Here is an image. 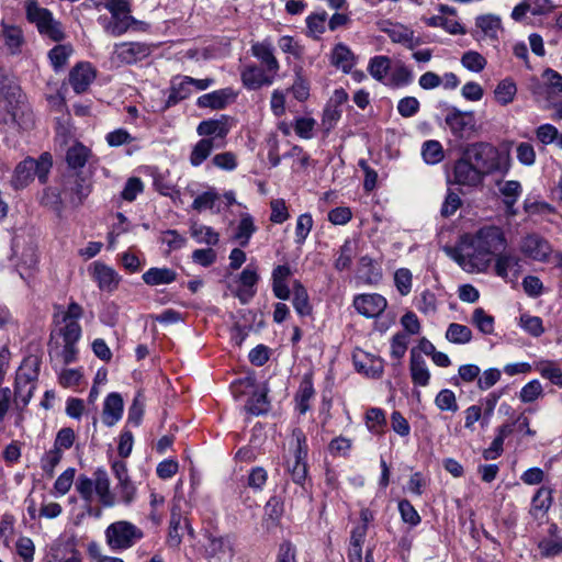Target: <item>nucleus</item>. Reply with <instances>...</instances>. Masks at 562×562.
Listing matches in <instances>:
<instances>
[{"instance_id": "nucleus-1", "label": "nucleus", "mask_w": 562, "mask_h": 562, "mask_svg": "<svg viewBox=\"0 0 562 562\" xmlns=\"http://www.w3.org/2000/svg\"><path fill=\"white\" fill-rule=\"evenodd\" d=\"M506 247V238L503 231L496 226H485L476 232L462 252L459 255V263L468 271H484L491 257Z\"/></svg>"}, {"instance_id": "nucleus-2", "label": "nucleus", "mask_w": 562, "mask_h": 562, "mask_svg": "<svg viewBox=\"0 0 562 562\" xmlns=\"http://www.w3.org/2000/svg\"><path fill=\"white\" fill-rule=\"evenodd\" d=\"M75 487L79 496L89 504L87 513L90 516L97 518L101 516V509H94L91 506L93 501H98L103 507H112L115 504V496L110 487L109 475L103 469H97L92 477L85 474L79 475Z\"/></svg>"}, {"instance_id": "nucleus-3", "label": "nucleus", "mask_w": 562, "mask_h": 562, "mask_svg": "<svg viewBox=\"0 0 562 562\" xmlns=\"http://www.w3.org/2000/svg\"><path fill=\"white\" fill-rule=\"evenodd\" d=\"M95 5L110 12L111 16L100 15L98 23L112 36H121L138 25V21L131 14L130 0H95Z\"/></svg>"}, {"instance_id": "nucleus-4", "label": "nucleus", "mask_w": 562, "mask_h": 562, "mask_svg": "<svg viewBox=\"0 0 562 562\" xmlns=\"http://www.w3.org/2000/svg\"><path fill=\"white\" fill-rule=\"evenodd\" d=\"M289 446L292 458L286 460V470L290 473L292 481L304 487L307 479V465L305 460L308 447L306 436L302 429H293Z\"/></svg>"}, {"instance_id": "nucleus-5", "label": "nucleus", "mask_w": 562, "mask_h": 562, "mask_svg": "<svg viewBox=\"0 0 562 562\" xmlns=\"http://www.w3.org/2000/svg\"><path fill=\"white\" fill-rule=\"evenodd\" d=\"M26 19L34 24L38 33L52 41L59 42L65 34L61 24L54 19L53 13L38 4L35 0H25L23 2Z\"/></svg>"}, {"instance_id": "nucleus-6", "label": "nucleus", "mask_w": 562, "mask_h": 562, "mask_svg": "<svg viewBox=\"0 0 562 562\" xmlns=\"http://www.w3.org/2000/svg\"><path fill=\"white\" fill-rule=\"evenodd\" d=\"M40 373V361L36 357H26L15 372L14 395L23 406H26L36 389Z\"/></svg>"}, {"instance_id": "nucleus-7", "label": "nucleus", "mask_w": 562, "mask_h": 562, "mask_svg": "<svg viewBox=\"0 0 562 562\" xmlns=\"http://www.w3.org/2000/svg\"><path fill=\"white\" fill-rule=\"evenodd\" d=\"M464 153L483 179L486 175L502 170V160L504 157L491 145L482 143L473 144Z\"/></svg>"}, {"instance_id": "nucleus-8", "label": "nucleus", "mask_w": 562, "mask_h": 562, "mask_svg": "<svg viewBox=\"0 0 562 562\" xmlns=\"http://www.w3.org/2000/svg\"><path fill=\"white\" fill-rule=\"evenodd\" d=\"M24 114L20 89L15 86H3L0 89V124L19 125Z\"/></svg>"}, {"instance_id": "nucleus-9", "label": "nucleus", "mask_w": 562, "mask_h": 562, "mask_svg": "<svg viewBox=\"0 0 562 562\" xmlns=\"http://www.w3.org/2000/svg\"><path fill=\"white\" fill-rule=\"evenodd\" d=\"M82 314V307L76 302H70L65 311L55 313L54 319L63 340L79 341L81 337L79 319Z\"/></svg>"}, {"instance_id": "nucleus-10", "label": "nucleus", "mask_w": 562, "mask_h": 562, "mask_svg": "<svg viewBox=\"0 0 562 562\" xmlns=\"http://www.w3.org/2000/svg\"><path fill=\"white\" fill-rule=\"evenodd\" d=\"M541 78L543 83L537 78L530 80L529 89L537 100H546L551 102L552 99L562 94V75L552 68L542 71Z\"/></svg>"}, {"instance_id": "nucleus-11", "label": "nucleus", "mask_w": 562, "mask_h": 562, "mask_svg": "<svg viewBox=\"0 0 562 562\" xmlns=\"http://www.w3.org/2000/svg\"><path fill=\"white\" fill-rule=\"evenodd\" d=\"M445 123L451 134L460 139H469L475 132V116L472 111H461L456 106H449Z\"/></svg>"}, {"instance_id": "nucleus-12", "label": "nucleus", "mask_w": 562, "mask_h": 562, "mask_svg": "<svg viewBox=\"0 0 562 562\" xmlns=\"http://www.w3.org/2000/svg\"><path fill=\"white\" fill-rule=\"evenodd\" d=\"M106 544L113 551L131 548L135 541L136 527L127 521H116L105 529Z\"/></svg>"}, {"instance_id": "nucleus-13", "label": "nucleus", "mask_w": 562, "mask_h": 562, "mask_svg": "<svg viewBox=\"0 0 562 562\" xmlns=\"http://www.w3.org/2000/svg\"><path fill=\"white\" fill-rule=\"evenodd\" d=\"M88 274L102 292L115 291L121 282V276L116 270L99 260L88 266Z\"/></svg>"}, {"instance_id": "nucleus-14", "label": "nucleus", "mask_w": 562, "mask_h": 562, "mask_svg": "<svg viewBox=\"0 0 562 562\" xmlns=\"http://www.w3.org/2000/svg\"><path fill=\"white\" fill-rule=\"evenodd\" d=\"M259 276L257 268L247 266L236 278L234 284L231 285V290L235 297L239 300L241 304H247L256 295L257 282Z\"/></svg>"}, {"instance_id": "nucleus-15", "label": "nucleus", "mask_w": 562, "mask_h": 562, "mask_svg": "<svg viewBox=\"0 0 562 562\" xmlns=\"http://www.w3.org/2000/svg\"><path fill=\"white\" fill-rule=\"evenodd\" d=\"M520 251L525 257L533 261L548 262L553 248L548 239L533 233L522 238Z\"/></svg>"}, {"instance_id": "nucleus-16", "label": "nucleus", "mask_w": 562, "mask_h": 562, "mask_svg": "<svg viewBox=\"0 0 562 562\" xmlns=\"http://www.w3.org/2000/svg\"><path fill=\"white\" fill-rule=\"evenodd\" d=\"M352 306L367 318L379 317L386 308V299L379 293H362L353 297Z\"/></svg>"}, {"instance_id": "nucleus-17", "label": "nucleus", "mask_w": 562, "mask_h": 562, "mask_svg": "<svg viewBox=\"0 0 562 562\" xmlns=\"http://www.w3.org/2000/svg\"><path fill=\"white\" fill-rule=\"evenodd\" d=\"M278 74L268 71L255 64L246 65L240 71V79L248 90H258L262 87L271 86Z\"/></svg>"}, {"instance_id": "nucleus-18", "label": "nucleus", "mask_w": 562, "mask_h": 562, "mask_svg": "<svg viewBox=\"0 0 562 562\" xmlns=\"http://www.w3.org/2000/svg\"><path fill=\"white\" fill-rule=\"evenodd\" d=\"M90 193V184L82 178L71 175L67 177L60 200H68L72 205H79Z\"/></svg>"}, {"instance_id": "nucleus-19", "label": "nucleus", "mask_w": 562, "mask_h": 562, "mask_svg": "<svg viewBox=\"0 0 562 562\" xmlns=\"http://www.w3.org/2000/svg\"><path fill=\"white\" fill-rule=\"evenodd\" d=\"M476 40H488L493 43L498 41V34L503 31L502 20L495 14H482L475 19Z\"/></svg>"}, {"instance_id": "nucleus-20", "label": "nucleus", "mask_w": 562, "mask_h": 562, "mask_svg": "<svg viewBox=\"0 0 562 562\" xmlns=\"http://www.w3.org/2000/svg\"><path fill=\"white\" fill-rule=\"evenodd\" d=\"M469 160L465 153L457 160L453 168L454 182L460 186L476 187L482 183L483 178Z\"/></svg>"}, {"instance_id": "nucleus-21", "label": "nucleus", "mask_w": 562, "mask_h": 562, "mask_svg": "<svg viewBox=\"0 0 562 562\" xmlns=\"http://www.w3.org/2000/svg\"><path fill=\"white\" fill-rule=\"evenodd\" d=\"M237 94L232 88H224L202 94L196 100V105L201 109L222 110L234 102Z\"/></svg>"}, {"instance_id": "nucleus-22", "label": "nucleus", "mask_w": 562, "mask_h": 562, "mask_svg": "<svg viewBox=\"0 0 562 562\" xmlns=\"http://www.w3.org/2000/svg\"><path fill=\"white\" fill-rule=\"evenodd\" d=\"M293 274L291 267L288 263L278 265L272 269L271 282L272 292L276 297L280 300H289L291 295V289L289 281Z\"/></svg>"}, {"instance_id": "nucleus-23", "label": "nucleus", "mask_w": 562, "mask_h": 562, "mask_svg": "<svg viewBox=\"0 0 562 562\" xmlns=\"http://www.w3.org/2000/svg\"><path fill=\"white\" fill-rule=\"evenodd\" d=\"M94 78L95 70L89 63H79L69 72V83L76 93L85 92Z\"/></svg>"}, {"instance_id": "nucleus-24", "label": "nucleus", "mask_w": 562, "mask_h": 562, "mask_svg": "<svg viewBox=\"0 0 562 562\" xmlns=\"http://www.w3.org/2000/svg\"><path fill=\"white\" fill-rule=\"evenodd\" d=\"M123 408L124 404L121 394L116 392L110 393L103 403L102 423L108 427L114 426L122 418Z\"/></svg>"}, {"instance_id": "nucleus-25", "label": "nucleus", "mask_w": 562, "mask_h": 562, "mask_svg": "<svg viewBox=\"0 0 562 562\" xmlns=\"http://www.w3.org/2000/svg\"><path fill=\"white\" fill-rule=\"evenodd\" d=\"M231 126L225 116L218 120H205L202 121L198 127L196 133L203 138H214V144L217 139H224L229 133Z\"/></svg>"}, {"instance_id": "nucleus-26", "label": "nucleus", "mask_w": 562, "mask_h": 562, "mask_svg": "<svg viewBox=\"0 0 562 562\" xmlns=\"http://www.w3.org/2000/svg\"><path fill=\"white\" fill-rule=\"evenodd\" d=\"M251 54L254 57L261 61L268 71L276 74L279 72L280 64L274 56L273 47L269 41H262L252 44Z\"/></svg>"}, {"instance_id": "nucleus-27", "label": "nucleus", "mask_w": 562, "mask_h": 562, "mask_svg": "<svg viewBox=\"0 0 562 562\" xmlns=\"http://www.w3.org/2000/svg\"><path fill=\"white\" fill-rule=\"evenodd\" d=\"M182 497L176 495L173 498L171 515H170V524H169V532H168V544L170 547H179L182 540V535L180 532L181 529V517H182V507H181Z\"/></svg>"}, {"instance_id": "nucleus-28", "label": "nucleus", "mask_w": 562, "mask_h": 562, "mask_svg": "<svg viewBox=\"0 0 562 562\" xmlns=\"http://www.w3.org/2000/svg\"><path fill=\"white\" fill-rule=\"evenodd\" d=\"M353 363L358 372L373 379H378L383 373V360L381 358L367 353L355 355Z\"/></svg>"}, {"instance_id": "nucleus-29", "label": "nucleus", "mask_w": 562, "mask_h": 562, "mask_svg": "<svg viewBox=\"0 0 562 562\" xmlns=\"http://www.w3.org/2000/svg\"><path fill=\"white\" fill-rule=\"evenodd\" d=\"M385 32L393 43L401 44L408 49H414L420 44L419 38L415 36V32L406 25L393 24Z\"/></svg>"}, {"instance_id": "nucleus-30", "label": "nucleus", "mask_w": 562, "mask_h": 562, "mask_svg": "<svg viewBox=\"0 0 562 562\" xmlns=\"http://www.w3.org/2000/svg\"><path fill=\"white\" fill-rule=\"evenodd\" d=\"M193 93L189 76H177L170 83V93L167 100V106L189 98Z\"/></svg>"}, {"instance_id": "nucleus-31", "label": "nucleus", "mask_w": 562, "mask_h": 562, "mask_svg": "<svg viewBox=\"0 0 562 562\" xmlns=\"http://www.w3.org/2000/svg\"><path fill=\"white\" fill-rule=\"evenodd\" d=\"M257 231L254 218L248 213H241L238 224L236 225L233 234V240L240 247H246L254 233Z\"/></svg>"}, {"instance_id": "nucleus-32", "label": "nucleus", "mask_w": 562, "mask_h": 562, "mask_svg": "<svg viewBox=\"0 0 562 562\" xmlns=\"http://www.w3.org/2000/svg\"><path fill=\"white\" fill-rule=\"evenodd\" d=\"M409 367L413 383L419 386H427L430 380V372L423 357L416 352V349L411 350Z\"/></svg>"}, {"instance_id": "nucleus-33", "label": "nucleus", "mask_w": 562, "mask_h": 562, "mask_svg": "<svg viewBox=\"0 0 562 562\" xmlns=\"http://www.w3.org/2000/svg\"><path fill=\"white\" fill-rule=\"evenodd\" d=\"M493 94L496 103L506 106L514 102L517 95V85L514 79L504 78L496 85Z\"/></svg>"}, {"instance_id": "nucleus-34", "label": "nucleus", "mask_w": 562, "mask_h": 562, "mask_svg": "<svg viewBox=\"0 0 562 562\" xmlns=\"http://www.w3.org/2000/svg\"><path fill=\"white\" fill-rule=\"evenodd\" d=\"M331 64L344 72H349L356 64V56L347 45L339 43L333 48Z\"/></svg>"}, {"instance_id": "nucleus-35", "label": "nucleus", "mask_w": 562, "mask_h": 562, "mask_svg": "<svg viewBox=\"0 0 562 562\" xmlns=\"http://www.w3.org/2000/svg\"><path fill=\"white\" fill-rule=\"evenodd\" d=\"M495 270L503 279H506L509 273L517 277L521 270L520 259L513 254H502L496 259Z\"/></svg>"}, {"instance_id": "nucleus-36", "label": "nucleus", "mask_w": 562, "mask_h": 562, "mask_svg": "<svg viewBox=\"0 0 562 562\" xmlns=\"http://www.w3.org/2000/svg\"><path fill=\"white\" fill-rule=\"evenodd\" d=\"M177 279V272L170 268H150L143 273V281L148 285H166Z\"/></svg>"}, {"instance_id": "nucleus-37", "label": "nucleus", "mask_w": 562, "mask_h": 562, "mask_svg": "<svg viewBox=\"0 0 562 562\" xmlns=\"http://www.w3.org/2000/svg\"><path fill=\"white\" fill-rule=\"evenodd\" d=\"M552 505V490L548 486H541L535 493L531 505L530 514L533 517L543 516Z\"/></svg>"}, {"instance_id": "nucleus-38", "label": "nucleus", "mask_w": 562, "mask_h": 562, "mask_svg": "<svg viewBox=\"0 0 562 562\" xmlns=\"http://www.w3.org/2000/svg\"><path fill=\"white\" fill-rule=\"evenodd\" d=\"M113 472L119 481L121 487L122 497L126 503L131 502L136 493L135 486L131 483L127 469L124 462L116 461L112 465Z\"/></svg>"}, {"instance_id": "nucleus-39", "label": "nucleus", "mask_w": 562, "mask_h": 562, "mask_svg": "<svg viewBox=\"0 0 562 562\" xmlns=\"http://www.w3.org/2000/svg\"><path fill=\"white\" fill-rule=\"evenodd\" d=\"M221 144H214V138H201L192 148L189 160L193 167L201 166L211 155L215 147Z\"/></svg>"}, {"instance_id": "nucleus-40", "label": "nucleus", "mask_w": 562, "mask_h": 562, "mask_svg": "<svg viewBox=\"0 0 562 562\" xmlns=\"http://www.w3.org/2000/svg\"><path fill=\"white\" fill-rule=\"evenodd\" d=\"M35 159L26 158L21 161L14 171L12 183L16 189L24 188L35 176Z\"/></svg>"}, {"instance_id": "nucleus-41", "label": "nucleus", "mask_w": 562, "mask_h": 562, "mask_svg": "<svg viewBox=\"0 0 562 562\" xmlns=\"http://www.w3.org/2000/svg\"><path fill=\"white\" fill-rule=\"evenodd\" d=\"M292 304L296 311V313L301 316H307L312 312V306L310 304V297L306 289L302 285V283L297 280H294L292 283Z\"/></svg>"}, {"instance_id": "nucleus-42", "label": "nucleus", "mask_w": 562, "mask_h": 562, "mask_svg": "<svg viewBox=\"0 0 562 562\" xmlns=\"http://www.w3.org/2000/svg\"><path fill=\"white\" fill-rule=\"evenodd\" d=\"M190 234L198 244H205L207 246H215L220 241V234L211 226L199 223H193L190 226Z\"/></svg>"}, {"instance_id": "nucleus-43", "label": "nucleus", "mask_w": 562, "mask_h": 562, "mask_svg": "<svg viewBox=\"0 0 562 562\" xmlns=\"http://www.w3.org/2000/svg\"><path fill=\"white\" fill-rule=\"evenodd\" d=\"M446 339L454 345H467L472 340V330L467 325L459 323L449 324L446 335Z\"/></svg>"}, {"instance_id": "nucleus-44", "label": "nucleus", "mask_w": 562, "mask_h": 562, "mask_svg": "<svg viewBox=\"0 0 562 562\" xmlns=\"http://www.w3.org/2000/svg\"><path fill=\"white\" fill-rule=\"evenodd\" d=\"M153 177V186L161 195L172 198L176 193L175 186L168 178L167 171H158L156 168H146Z\"/></svg>"}, {"instance_id": "nucleus-45", "label": "nucleus", "mask_w": 562, "mask_h": 562, "mask_svg": "<svg viewBox=\"0 0 562 562\" xmlns=\"http://www.w3.org/2000/svg\"><path fill=\"white\" fill-rule=\"evenodd\" d=\"M366 426L373 435H382L386 426V417L383 409L371 407L366 413Z\"/></svg>"}, {"instance_id": "nucleus-46", "label": "nucleus", "mask_w": 562, "mask_h": 562, "mask_svg": "<svg viewBox=\"0 0 562 562\" xmlns=\"http://www.w3.org/2000/svg\"><path fill=\"white\" fill-rule=\"evenodd\" d=\"M368 71L375 80L384 82L391 71V59L387 56L379 55L370 59Z\"/></svg>"}, {"instance_id": "nucleus-47", "label": "nucleus", "mask_w": 562, "mask_h": 562, "mask_svg": "<svg viewBox=\"0 0 562 562\" xmlns=\"http://www.w3.org/2000/svg\"><path fill=\"white\" fill-rule=\"evenodd\" d=\"M536 369L543 379L562 387V370L554 361L541 360L537 363Z\"/></svg>"}, {"instance_id": "nucleus-48", "label": "nucleus", "mask_w": 562, "mask_h": 562, "mask_svg": "<svg viewBox=\"0 0 562 562\" xmlns=\"http://www.w3.org/2000/svg\"><path fill=\"white\" fill-rule=\"evenodd\" d=\"M114 53L117 59L124 64H134L140 54V44L124 42L115 45Z\"/></svg>"}, {"instance_id": "nucleus-49", "label": "nucleus", "mask_w": 562, "mask_h": 562, "mask_svg": "<svg viewBox=\"0 0 562 562\" xmlns=\"http://www.w3.org/2000/svg\"><path fill=\"white\" fill-rule=\"evenodd\" d=\"M220 199V195L215 191H206L194 199L192 207L198 212L211 210L218 213L221 212Z\"/></svg>"}, {"instance_id": "nucleus-50", "label": "nucleus", "mask_w": 562, "mask_h": 562, "mask_svg": "<svg viewBox=\"0 0 562 562\" xmlns=\"http://www.w3.org/2000/svg\"><path fill=\"white\" fill-rule=\"evenodd\" d=\"M422 157L428 165H436L442 161L445 153L440 142L435 139L426 140L422 145Z\"/></svg>"}, {"instance_id": "nucleus-51", "label": "nucleus", "mask_w": 562, "mask_h": 562, "mask_svg": "<svg viewBox=\"0 0 562 562\" xmlns=\"http://www.w3.org/2000/svg\"><path fill=\"white\" fill-rule=\"evenodd\" d=\"M90 150L80 143H76L67 150L66 160L69 167L82 168L89 157Z\"/></svg>"}, {"instance_id": "nucleus-52", "label": "nucleus", "mask_w": 562, "mask_h": 562, "mask_svg": "<svg viewBox=\"0 0 562 562\" xmlns=\"http://www.w3.org/2000/svg\"><path fill=\"white\" fill-rule=\"evenodd\" d=\"M2 37L5 46L12 54L19 52L23 43L22 31L19 27L4 25L2 30Z\"/></svg>"}, {"instance_id": "nucleus-53", "label": "nucleus", "mask_w": 562, "mask_h": 562, "mask_svg": "<svg viewBox=\"0 0 562 562\" xmlns=\"http://www.w3.org/2000/svg\"><path fill=\"white\" fill-rule=\"evenodd\" d=\"M486 64L485 57L475 50L465 52L461 57V65L472 72L482 71Z\"/></svg>"}, {"instance_id": "nucleus-54", "label": "nucleus", "mask_w": 562, "mask_h": 562, "mask_svg": "<svg viewBox=\"0 0 562 562\" xmlns=\"http://www.w3.org/2000/svg\"><path fill=\"white\" fill-rule=\"evenodd\" d=\"M472 324L485 335H490L494 331V317L488 315L482 307L474 310Z\"/></svg>"}, {"instance_id": "nucleus-55", "label": "nucleus", "mask_w": 562, "mask_h": 562, "mask_svg": "<svg viewBox=\"0 0 562 562\" xmlns=\"http://www.w3.org/2000/svg\"><path fill=\"white\" fill-rule=\"evenodd\" d=\"M314 396V389L310 381H304L296 394V409L300 414H305L310 409V401Z\"/></svg>"}, {"instance_id": "nucleus-56", "label": "nucleus", "mask_w": 562, "mask_h": 562, "mask_svg": "<svg viewBox=\"0 0 562 562\" xmlns=\"http://www.w3.org/2000/svg\"><path fill=\"white\" fill-rule=\"evenodd\" d=\"M293 97L300 101L303 102L308 99L310 97V82L308 80L302 75V70L299 69L295 71V79L290 88Z\"/></svg>"}, {"instance_id": "nucleus-57", "label": "nucleus", "mask_w": 562, "mask_h": 562, "mask_svg": "<svg viewBox=\"0 0 562 562\" xmlns=\"http://www.w3.org/2000/svg\"><path fill=\"white\" fill-rule=\"evenodd\" d=\"M408 344L409 338L406 333H397L392 337L391 357L396 360L397 363H401V360L404 358Z\"/></svg>"}, {"instance_id": "nucleus-58", "label": "nucleus", "mask_w": 562, "mask_h": 562, "mask_svg": "<svg viewBox=\"0 0 562 562\" xmlns=\"http://www.w3.org/2000/svg\"><path fill=\"white\" fill-rule=\"evenodd\" d=\"M313 217L310 213H303L297 217L295 225V243L297 245L305 243L313 227Z\"/></svg>"}, {"instance_id": "nucleus-59", "label": "nucleus", "mask_w": 562, "mask_h": 562, "mask_svg": "<svg viewBox=\"0 0 562 562\" xmlns=\"http://www.w3.org/2000/svg\"><path fill=\"white\" fill-rule=\"evenodd\" d=\"M278 46L284 54H288L295 59L302 58L304 54V48L299 41L289 35L281 36L278 40Z\"/></svg>"}, {"instance_id": "nucleus-60", "label": "nucleus", "mask_w": 562, "mask_h": 562, "mask_svg": "<svg viewBox=\"0 0 562 562\" xmlns=\"http://www.w3.org/2000/svg\"><path fill=\"white\" fill-rule=\"evenodd\" d=\"M519 325L533 337H539L544 331L542 319L539 316L522 314L519 318Z\"/></svg>"}, {"instance_id": "nucleus-61", "label": "nucleus", "mask_w": 562, "mask_h": 562, "mask_svg": "<svg viewBox=\"0 0 562 562\" xmlns=\"http://www.w3.org/2000/svg\"><path fill=\"white\" fill-rule=\"evenodd\" d=\"M499 192L504 196L505 204H516L521 195L522 189L520 182L516 180H508L502 183Z\"/></svg>"}, {"instance_id": "nucleus-62", "label": "nucleus", "mask_w": 562, "mask_h": 562, "mask_svg": "<svg viewBox=\"0 0 562 562\" xmlns=\"http://www.w3.org/2000/svg\"><path fill=\"white\" fill-rule=\"evenodd\" d=\"M394 284L401 295H407L412 291L413 274L407 268H400L394 273Z\"/></svg>"}, {"instance_id": "nucleus-63", "label": "nucleus", "mask_w": 562, "mask_h": 562, "mask_svg": "<svg viewBox=\"0 0 562 562\" xmlns=\"http://www.w3.org/2000/svg\"><path fill=\"white\" fill-rule=\"evenodd\" d=\"M63 458V451L57 448H52L41 458V468L48 475L53 476L55 468Z\"/></svg>"}, {"instance_id": "nucleus-64", "label": "nucleus", "mask_w": 562, "mask_h": 562, "mask_svg": "<svg viewBox=\"0 0 562 562\" xmlns=\"http://www.w3.org/2000/svg\"><path fill=\"white\" fill-rule=\"evenodd\" d=\"M539 550L544 557H554L562 552V538L549 537L539 542Z\"/></svg>"}]
</instances>
